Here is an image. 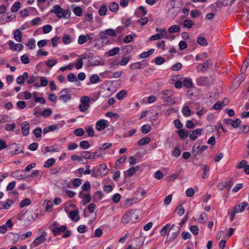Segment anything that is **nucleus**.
I'll return each mask as SVG.
<instances>
[{"label":"nucleus","instance_id":"nucleus-1","mask_svg":"<svg viewBox=\"0 0 249 249\" xmlns=\"http://www.w3.org/2000/svg\"><path fill=\"white\" fill-rule=\"evenodd\" d=\"M84 59H88L87 65L89 66H95L104 65L103 59L99 56L93 57L92 53H88L81 55Z\"/></svg>","mask_w":249,"mask_h":249},{"label":"nucleus","instance_id":"nucleus-2","mask_svg":"<svg viewBox=\"0 0 249 249\" xmlns=\"http://www.w3.org/2000/svg\"><path fill=\"white\" fill-rule=\"evenodd\" d=\"M59 18L69 19L71 15L70 9L63 10L59 5H55L51 10Z\"/></svg>","mask_w":249,"mask_h":249},{"label":"nucleus","instance_id":"nucleus-3","mask_svg":"<svg viewBox=\"0 0 249 249\" xmlns=\"http://www.w3.org/2000/svg\"><path fill=\"white\" fill-rule=\"evenodd\" d=\"M139 218V214L136 211H132L124 214L121 220L123 224H126L129 222H136Z\"/></svg>","mask_w":249,"mask_h":249},{"label":"nucleus","instance_id":"nucleus-4","mask_svg":"<svg viewBox=\"0 0 249 249\" xmlns=\"http://www.w3.org/2000/svg\"><path fill=\"white\" fill-rule=\"evenodd\" d=\"M89 98L88 96H83L80 99V104L78 108L80 111L84 112L86 111L89 107Z\"/></svg>","mask_w":249,"mask_h":249},{"label":"nucleus","instance_id":"nucleus-5","mask_svg":"<svg viewBox=\"0 0 249 249\" xmlns=\"http://www.w3.org/2000/svg\"><path fill=\"white\" fill-rule=\"evenodd\" d=\"M59 99L64 103H66L68 101L71 100V94L69 93V91L67 89H62L59 92Z\"/></svg>","mask_w":249,"mask_h":249},{"label":"nucleus","instance_id":"nucleus-6","mask_svg":"<svg viewBox=\"0 0 249 249\" xmlns=\"http://www.w3.org/2000/svg\"><path fill=\"white\" fill-rule=\"evenodd\" d=\"M52 231L55 235H58L66 231L67 226L65 225L58 227L56 222L53 223L52 227Z\"/></svg>","mask_w":249,"mask_h":249},{"label":"nucleus","instance_id":"nucleus-7","mask_svg":"<svg viewBox=\"0 0 249 249\" xmlns=\"http://www.w3.org/2000/svg\"><path fill=\"white\" fill-rule=\"evenodd\" d=\"M174 94V91L173 90L166 89L160 92L159 93V96L162 99L167 100L172 97Z\"/></svg>","mask_w":249,"mask_h":249},{"label":"nucleus","instance_id":"nucleus-8","mask_svg":"<svg viewBox=\"0 0 249 249\" xmlns=\"http://www.w3.org/2000/svg\"><path fill=\"white\" fill-rule=\"evenodd\" d=\"M109 125L108 122L104 119L100 120L96 123V129L99 131L103 130Z\"/></svg>","mask_w":249,"mask_h":249},{"label":"nucleus","instance_id":"nucleus-9","mask_svg":"<svg viewBox=\"0 0 249 249\" xmlns=\"http://www.w3.org/2000/svg\"><path fill=\"white\" fill-rule=\"evenodd\" d=\"M8 44L9 46V49L11 50H14L15 51H21L24 48L23 45L22 44L15 43L12 40H9Z\"/></svg>","mask_w":249,"mask_h":249},{"label":"nucleus","instance_id":"nucleus-10","mask_svg":"<svg viewBox=\"0 0 249 249\" xmlns=\"http://www.w3.org/2000/svg\"><path fill=\"white\" fill-rule=\"evenodd\" d=\"M79 196L82 199L80 203L83 205H86L91 201V196L89 194H84L82 192H80Z\"/></svg>","mask_w":249,"mask_h":249},{"label":"nucleus","instance_id":"nucleus-11","mask_svg":"<svg viewBox=\"0 0 249 249\" xmlns=\"http://www.w3.org/2000/svg\"><path fill=\"white\" fill-rule=\"evenodd\" d=\"M45 240V237L43 235H41L34 240L31 243V246L32 248H35L44 243Z\"/></svg>","mask_w":249,"mask_h":249},{"label":"nucleus","instance_id":"nucleus-12","mask_svg":"<svg viewBox=\"0 0 249 249\" xmlns=\"http://www.w3.org/2000/svg\"><path fill=\"white\" fill-rule=\"evenodd\" d=\"M12 15L6 14L2 15L0 17V25H3L7 22H10L13 19Z\"/></svg>","mask_w":249,"mask_h":249},{"label":"nucleus","instance_id":"nucleus-13","mask_svg":"<svg viewBox=\"0 0 249 249\" xmlns=\"http://www.w3.org/2000/svg\"><path fill=\"white\" fill-rule=\"evenodd\" d=\"M208 146L207 145H200L196 143L193 147V153L194 154L196 155L199 152L206 150Z\"/></svg>","mask_w":249,"mask_h":249},{"label":"nucleus","instance_id":"nucleus-14","mask_svg":"<svg viewBox=\"0 0 249 249\" xmlns=\"http://www.w3.org/2000/svg\"><path fill=\"white\" fill-rule=\"evenodd\" d=\"M196 84L199 86H206L209 84L210 82L207 77H200L196 80Z\"/></svg>","mask_w":249,"mask_h":249},{"label":"nucleus","instance_id":"nucleus-15","mask_svg":"<svg viewBox=\"0 0 249 249\" xmlns=\"http://www.w3.org/2000/svg\"><path fill=\"white\" fill-rule=\"evenodd\" d=\"M21 130L22 135L27 136L29 133L30 125L28 122L25 121L21 124Z\"/></svg>","mask_w":249,"mask_h":249},{"label":"nucleus","instance_id":"nucleus-16","mask_svg":"<svg viewBox=\"0 0 249 249\" xmlns=\"http://www.w3.org/2000/svg\"><path fill=\"white\" fill-rule=\"evenodd\" d=\"M202 128H197L193 130L189 135V138L192 140H196L198 136L201 135Z\"/></svg>","mask_w":249,"mask_h":249},{"label":"nucleus","instance_id":"nucleus-17","mask_svg":"<svg viewBox=\"0 0 249 249\" xmlns=\"http://www.w3.org/2000/svg\"><path fill=\"white\" fill-rule=\"evenodd\" d=\"M248 203L247 202H242L241 204L235 206L233 210L237 213H240L243 212L245 208L247 206Z\"/></svg>","mask_w":249,"mask_h":249},{"label":"nucleus","instance_id":"nucleus-18","mask_svg":"<svg viewBox=\"0 0 249 249\" xmlns=\"http://www.w3.org/2000/svg\"><path fill=\"white\" fill-rule=\"evenodd\" d=\"M14 202L12 200L8 199L6 200V202L0 201V207L1 209H4L8 210L10 209V208L13 204Z\"/></svg>","mask_w":249,"mask_h":249},{"label":"nucleus","instance_id":"nucleus-19","mask_svg":"<svg viewBox=\"0 0 249 249\" xmlns=\"http://www.w3.org/2000/svg\"><path fill=\"white\" fill-rule=\"evenodd\" d=\"M98 172L100 175H106L107 173V166L105 164H100L97 168Z\"/></svg>","mask_w":249,"mask_h":249},{"label":"nucleus","instance_id":"nucleus-20","mask_svg":"<svg viewBox=\"0 0 249 249\" xmlns=\"http://www.w3.org/2000/svg\"><path fill=\"white\" fill-rule=\"evenodd\" d=\"M28 78V73L27 72H24L22 75L18 76L17 79L16 81L18 84L22 85L24 82L25 79Z\"/></svg>","mask_w":249,"mask_h":249},{"label":"nucleus","instance_id":"nucleus-21","mask_svg":"<svg viewBox=\"0 0 249 249\" xmlns=\"http://www.w3.org/2000/svg\"><path fill=\"white\" fill-rule=\"evenodd\" d=\"M210 64L209 61H207L203 64H199L196 68L197 71H204L206 70Z\"/></svg>","mask_w":249,"mask_h":249},{"label":"nucleus","instance_id":"nucleus-22","mask_svg":"<svg viewBox=\"0 0 249 249\" xmlns=\"http://www.w3.org/2000/svg\"><path fill=\"white\" fill-rule=\"evenodd\" d=\"M69 216L73 221L77 222L79 219L78 212L76 210L71 211L69 214Z\"/></svg>","mask_w":249,"mask_h":249},{"label":"nucleus","instance_id":"nucleus-23","mask_svg":"<svg viewBox=\"0 0 249 249\" xmlns=\"http://www.w3.org/2000/svg\"><path fill=\"white\" fill-rule=\"evenodd\" d=\"M162 38L168 39L169 37L168 36H164L162 34L157 33L154 35L151 36L150 37V41H154L156 40L160 39Z\"/></svg>","mask_w":249,"mask_h":249},{"label":"nucleus","instance_id":"nucleus-24","mask_svg":"<svg viewBox=\"0 0 249 249\" xmlns=\"http://www.w3.org/2000/svg\"><path fill=\"white\" fill-rule=\"evenodd\" d=\"M14 38L17 42L21 41L22 34L20 29H17L14 32Z\"/></svg>","mask_w":249,"mask_h":249},{"label":"nucleus","instance_id":"nucleus-25","mask_svg":"<svg viewBox=\"0 0 249 249\" xmlns=\"http://www.w3.org/2000/svg\"><path fill=\"white\" fill-rule=\"evenodd\" d=\"M182 113L184 116L188 117L191 115V111L188 106L184 105L181 110Z\"/></svg>","mask_w":249,"mask_h":249},{"label":"nucleus","instance_id":"nucleus-26","mask_svg":"<svg viewBox=\"0 0 249 249\" xmlns=\"http://www.w3.org/2000/svg\"><path fill=\"white\" fill-rule=\"evenodd\" d=\"M11 176L14 178L18 180H21L23 178V176L21 174L20 170L13 171L11 173Z\"/></svg>","mask_w":249,"mask_h":249},{"label":"nucleus","instance_id":"nucleus-27","mask_svg":"<svg viewBox=\"0 0 249 249\" xmlns=\"http://www.w3.org/2000/svg\"><path fill=\"white\" fill-rule=\"evenodd\" d=\"M139 169L138 165L132 166L127 170V174L129 177L134 175L137 171Z\"/></svg>","mask_w":249,"mask_h":249},{"label":"nucleus","instance_id":"nucleus-28","mask_svg":"<svg viewBox=\"0 0 249 249\" xmlns=\"http://www.w3.org/2000/svg\"><path fill=\"white\" fill-rule=\"evenodd\" d=\"M10 149L12 155H17L19 153V146L16 143H12L10 145Z\"/></svg>","mask_w":249,"mask_h":249},{"label":"nucleus","instance_id":"nucleus-29","mask_svg":"<svg viewBox=\"0 0 249 249\" xmlns=\"http://www.w3.org/2000/svg\"><path fill=\"white\" fill-rule=\"evenodd\" d=\"M155 52L154 49H151L147 52H144L141 53L140 55V57L141 58H146L152 55Z\"/></svg>","mask_w":249,"mask_h":249},{"label":"nucleus","instance_id":"nucleus-30","mask_svg":"<svg viewBox=\"0 0 249 249\" xmlns=\"http://www.w3.org/2000/svg\"><path fill=\"white\" fill-rule=\"evenodd\" d=\"M108 8L111 12H117L119 9V5L115 2H112L109 4Z\"/></svg>","mask_w":249,"mask_h":249},{"label":"nucleus","instance_id":"nucleus-31","mask_svg":"<svg viewBox=\"0 0 249 249\" xmlns=\"http://www.w3.org/2000/svg\"><path fill=\"white\" fill-rule=\"evenodd\" d=\"M107 10V5L104 4H102L99 9V14L101 16H105L106 15Z\"/></svg>","mask_w":249,"mask_h":249},{"label":"nucleus","instance_id":"nucleus-32","mask_svg":"<svg viewBox=\"0 0 249 249\" xmlns=\"http://www.w3.org/2000/svg\"><path fill=\"white\" fill-rule=\"evenodd\" d=\"M57 129V126L56 125L53 124L51 125L48 127H46L43 129V132L44 134H47V133L55 130Z\"/></svg>","mask_w":249,"mask_h":249},{"label":"nucleus","instance_id":"nucleus-33","mask_svg":"<svg viewBox=\"0 0 249 249\" xmlns=\"http://www.w3.org/2000/svg\"><path fill=\"white\" fill-rule=\"evenodd\" d=\"M150 138L149 137H144L141 139H140L138 142V144L140 146H143L148 144L150 142Z\"/></svg>","mask_w":249,"mask_h":249},{"label":"nucleus","instance_id":"nucleus-34","mask_svg":"<svg viewBox=\"0 0 249 249\" xmlns=\"http://www.w3.org/2000/svg\"><path fill=\"white\" fill-rule=\"evenodd\" d=\"M180 30V27L178 25H174L170 26L168 29L170 33H176L178 32Z\"/></svg>","mask_w":249,"mask_h":249},{"label":"nucleus","instance_id":"nucleus-35","mask_svg":"<svg viewBox=\"0 0 249 249\" xmlns=\"http://www.w3.org/2000/svg\"><path fill=\"white\" fill-rule=\"evenodd\" d=\"M62 41L64 44H69L72 41V39L70 35L66 34L63 36Z\"/></svg>","mask_w":249,"mask_h":249},{"label":"nucleus","instance_id":"nucleus-36","mask_svg":"<svg viewBox=\"0 0 249 249\" xmlns=\"http://www.w3.org/2000/svg\"><path fill=\"white\" fill-rule=\"evenodd\" d=\"M57 63V60L55 59H50L47 60L45 64L47 67L52 68Z\"/></svg>","mask_w":249,"mask_h":249},{"label":"nucleus","instance_id":"nucleus-37","mask_svg":"<svg viewBox=\"0 0 249 249\" xmlns=\"http://www.w3.org/2000/svg\"><path fill=\"white\" fill-rule=\"evenodd\" d=\"M197 42L198 44L202 46H206L208 44L206 39L202 36H200L198 37L197 39Z\"/></svg>","mask_w":249,"mask_h":249},{"label":"nucleus","instance_id":"nucleus-38","mask_svg":"<svg viewBox=\"0 0 249 249\" xmlns=\"http://www.w3.org/2000/svg\"><path fill=\"white\" fill-rule=\"evenodd\" d=\"M120 49L118 47H115L109 50L107 53L108 56H114L119 53Z\"/></svg>","mask_w":249,"mask_h":249},{"label":"nucleus","instance_id":"nucleus-39","mask_svg":"<svg viewBox=\"0 0 249 249\" xmlns=\"http://www.w3.org/2000/svg\"><path fill=\"white\" fill-rule=\"evenodd\" d=\"M203 171L202 178H207L209 176V172L210 171L209 167L207 165H204Z\"/></svg>","mask_w":249,"mask_h":249},{"label":"nucleus","instance_id":"nucleus-40","mask_svg":"<svg viewBox=\"0 0 249 249\" xmlns=\"http://www.w3.org/2000/svg\"><path fill=\"white\" fill-rule=\"evenodd\" d=\"M73 12L75 15L81 17L82 15L83 10L79 6H76L73 9Z\"/></svg>","mask_w":249,"mask_h":249},{"label":"nucleus","instance_id":"nucleus-41","mask_svg":"<svg viewBox=\"0 0 249 249\" xmlns=\"http://www.w3.org/2000/svg\"><path fill=\"white\" fill-rule=\"evenodd\" d=\"M135 36H136L135 34L127 35L124 38V42L125 43H130L133 40L134 37Z\"/></svg>","mask_w":249,"mask_h":249},{"label":"nucleus","instance_id":"nucleus-42","mask_svg":"<svg viewBox=\"0 0 249 249\" xmlns=\"http://www.w3.org/2000/svg\"><path fill=\"white\" fill-rule=\"evenodd\" d=\"M100 77L97 74H93L89 78V81L92 84H96L99 82Z\"/></svg>","mask_w":249,"mask_h":249},{"label":"nucleus","instance_id":"nucleus-43","mask_svg":"<svg viewBox=\"0 0 249 249\" xmlns=\"http://www.w3.org/2000/svg\"><path fill=\"white\" fill-rule=\"evenodd\" d=\"M207 220V215L205 213H202L200 214L198 221L200 223H205Z\"/></svg>","mask_w":249,"mask_h":249},{"label":"nucleus","instance_id":"nucleus-44","mask_svg":"<svg viewBox=\"0 0 249 249\" xmlns=\"http://www.w3.org/2000/svg\"><path fill=\"white\" fill-rule=\"evenodd\" d=\"M142 62H138L136 63H132L130 65V68L132 70H137L142 68Z\"/></svg>","mask_w":249,"mask_h":249},{"label":"nucleus","instance_id":"nucleus-45","mask_svg":"<svg viewBox=\"0 0 249 249\" xmlns=\"http://www.w3.org/2000/svg\"><path fill=\"white\" fill-rule=\"evenodd\" d=\"M126 94L127 92L125 90H122L117 94L116 98L118 100H122L126 96Z\"/></svg>","mask_w":249,"mask_h":249},{"label":"nucleus","instance_id":"nucleus-46","mask_svg":"<svg viewBox=\"0 0 249 249\" xmlns=\"http://www.w3.org/2000/svg\"><path fill=\"white\" fill-rule=\"evenodd\" d=\"M228 103H229V101L228 100H226L225 104H224L223 102L222 103L221 102H217L213 105V107L215 109L219 110L221 108L222 106H225L227 104H228Z\"/></svg>","mask_w":249,"mask_h":249},{"label":"nucleus","instance_id":"nucleus-47","mask_svg":"<svg viewBox=\"0 0 249 249\" xmlns=\"http://www.w3.org/2000/svg\"><path fill=\"white\" fill-rule=\"evenodd\" d=\"M55 160L53 158L48 159L44 163V167L45 168H49L54 164Z\"/></svg>","mask_w":249,"mask_h":249},{"label":"nucleus","instance_id":"nucleus-48","mask_svg":"<svg viewBox=\"0 0 249 249\" xmlns=\"http://www.w3.org/2000/svg\"><path fill=\"white\" fill-rule=\"evenodd\" d=\"M183 85L187 88H190L193 85V81L192 79L190 78H186L183 83Z\"/></svg>","mask_w":249,"mask_h":249},{"label":"nucleus","instance_id":"nucleus-49","mask_svg":"<svg viewBox=\"0 0 249 249\" xmlns=\"http://www.w3.org/2000/svg\"><path fill=\"white\" fill-rule=\"evenodd\" d=\"M81 58L78 59L75 63V67L76 70H80L82 68L83 62V59H84L82 57H80Z\"/></svg>","mask_w":249,"mask_h":249},{"label":"nucleus","instance_id":"nucleus-50","mask_svg":"<svg viewBox=\"0 0 249 249\" xmlns=\"http://www.w3.org/2000/svg\"><path fill=\"white\" fill-rule=\"evenodd\" d=\"M16 128V124L12 123L11 124H7L5 126V130L7 131H13Z\"/></svg>","mask_w":249,"mask_h":249},{"label":"nucleus","instance_id":"nucleus-51","mask_svg":"<svg viewBox=\"0 0 249 249\" xmlns=\"http://www.w3.org/2000/svg\"><path fill=\"white\" fill-rule=\"evenodd\" d=\"M87 41V37L85 35H80L78 38V43L80 45L84 44Z\"/></svg>","mask_w":249,"mask_h":249},{"label":"nucleus","instance_id":"nucleus-52","mask_svg":"<svg viewBox=\"0 0 249 249\" xmlns=\"http://www.w3.org/2000/svg\"><path fill=\"white\" fill-rule=\"evenodd\" d=\"M20 8V4L19 2H16L12 6L11 10L13 12H17Z\"/></svg>","mask_w":249,"mask_h":249},{"label":"nucleus","instance_id":"nucleus-53","mask_svg":"<svg viewBox=\"0 0 249 249\" xmlns=\"http://www.w3.org/2000/svg\"><path fill=\"white\" fill-rule=\"evenodd\" d=\"M151 130V126L149 124H144L142 127V131L143 134H147Z\"/></svg>","mask_w":249,"mask_h":249},{"label":"nucleus","instance_id":"nucleus-54","mask_svg":"<svg viewBox=\"0 0 249 249\" xmlns=\"http://www.w3.org/2000/svg\"><path fill=\"white\" fill-rule=\"evenodd\" d=\"M193 23L190 19H186L183 21V26L187 28H191L193 27Z\"/></svg>","mask_w":249,"mask_h":249},{"label":"nucleus","instance_id":"nucleus-55","mask_svg":"<svg viewBox=\"0 0 249 249\" xmlns=\"http://www.w3.org/2000/svg\"><path fill=\"white\" fill-rule=\"evenodd\" d=\"M178 133L179 136V137L181 139H184L185 138H186L188 137V133L187 131H184L183 129H179L178 132Z\"/></svg>","mask_w":249,"mask_h":249},{"label":"nucleus","instance_id":"nucleus-56","mask_svg":"<svg viewBox=\"0 0 249 249\" xmlns=\"http://www.w3.org/2000/svg\"><path fill=\"white\" fill-rule=\"evenodd\" d=\"M79 145L84 149H87L89 147V143L87 141H81L79 143Z\"/></svg>","mask_w":249,"mask_h":249},{"label":"nucleus","instance_id":"nucleus-57","mask_svg":"<svg viewBox=\"0 0 249 249\" xmlns=\"http://www.w3.org/2000/svg\"><path fill=\"white\" fill-rule=\"evenodd\" d=\"M176 211L177 212L179 216H182L185 213L184 209L182 205H179L177 208Z\"/></svg>","mask_w":249,"mask_h":249},{"label":"nucleus","instance_id":"nucleus-58","mask_svg":"<svg viewBox=\"0 0 249 249\" xmlns=\"http://www.w3.org/2000/svg\"><path fill=\"white\" fill-rule=\"evenodd\" d=\"M71 159L72 160H73L74 161H78L80 162H82L83 161V159L82 156L81 157H80L78 155H72L71 156Z\"/></svg>","mask_w":249,"mask_h":249},{"label":"nucleus","instance_id":"nucleus-59","mask_svg":"<svg viewBox=\"0 0 249 249\" xmlns=\"http://www.w3.org/2000/svg\"><path fill=\"white\" fill-rule=\"evenodd\" d=\"M42 129L40 127H37L34 131V134L36 138H40L41 137Z\"/></svg>","mask_w":249,"mask_h":249},{"label":"nucleus","instance_id":"nucleus-60","mask_svg":"<svg viewBox=\"0 0 249 249\" xmlns=\"http://www.w3.org/2000/svg\"><path fill=\"white\" fill-rule=\"evenodd\" d=\"M53 205L52 201H47L46 211L48 212H51L53 210Z\"/></svg>","mask_w":249,"mask_h":249},{"label":"nucleus","instance_id":"nucleus-61","mask_svg":"<svg viewBox=\"0 0 249 249\" xmlns=\"http://www.w3.org/2000/svg\"><path fill=\"white\" fill-rule=\"evenodd\" d=\"M137 132L136 129H133L128 131L125 134H124V138L130 137L133 136Z\"/></svg>","mask_w":249,"mask_h":249},{"label":"nucleus","instance_id":"nucleus-62","mask_svg":"<svg viewBox=\"0 0 249 249\" xmlns=\"http://www.w3.org/2000/svg\"><path fill=\"white\" fill-rule=\"evenodd\" d=\"M170 225L169 224H167L162 228L160 231V234L162 236L165 235L167 230L170 228Z\"/></svg>","mask_w":249,"mask_h":249},{"label":"nucleus","instance_id":"nucleus-63","mask_svg":"<svg viewBox=\"0 0 249 249\" xmlns=\"http://www.w3.org/2000/svg\"><path fill=\"white\" fill-rule=\"evenodd\" d=\"M31 204V200L29 198H26L22 200L20 203V207L22 208L29 205Z\"/></svg>","mask_w":249,"mask_h":249},{"label":"nucleus","instance_id":"nucleus-64","mask_svg":"<svg viewBox=\"0 0 249 249\" xmlns=\"http://www.w3.org/2000/svg\"><path fill=\"white\" fill-rule=\"evenodd\" d=\"M42 29L44 34H47L52 30L53 28L50 25H45L42 27Z\"/></svg>","mask_w":249,"mask_h":249}]
</instances>
